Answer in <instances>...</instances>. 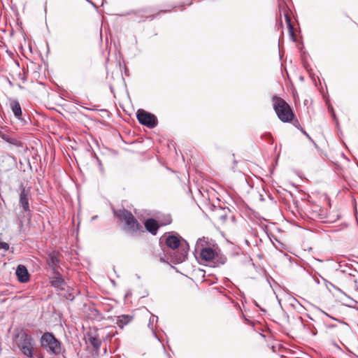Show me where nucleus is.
I'll return each mask as SVG.
<instances>
[{
  "mask_svg": "<svg viewBox=\"0 0 358 358\" xmlns=\"http://www.w3.org/2000/svg\"><path fill=\"white\" fill-rule=\"evenodd\" d=\"M132 318V316L129 315H120L117 318L116 324L119 327L123 328L124 325H127L131 321Z\"/></svg>",
  "mask_w": 358,
  "mask_h": 358,
  "instance_id": "obj_15",
  "label": "nucleus"
},
{
  "mask_svg": "<svg viewBox=\"0 0 358 358\" xmlns=\"http://www.w3.org/2000/svg\"><path fill=\"white\" fill-rule=\"evenodd\" d=\"M352 301L353 303H356V304H357V303H358V302H357V301H355V300H352Z\"/></svg>",
  "mask_w": 358,
  "mask_h": 358,
  "instance_id": "obj_27",
  "label": "nucleus"
},
{
  "mask_svg": "<svg viewBox=\"0 0 358 358\" xmlns=\"http://www.w3.org/2000/svg\"><path fill=\"white\" fill-rule=\"evenodd\" d=\"M88 342L94 348V350L97 352L99 350L101 345V341L97 335L92 336L88 334Z\"/></svg>",
  "mask_w": 358,
  "mask_h": 358,
  "instance_id": "obj_14",
  "label": "nucleus"
},
{
  "mask_svg": "<svg viewBox=\"0 0 358 358\" xmlns=\"http://www.w3.org/2000/svg\"><path fill=\"white\" fill-rule=\"evenodd\" d=\"M15 274L17 277L18 280L22 283L27 282L29 280V273L28 272L27 268L24 265L20 264L17 266Z\"/></svg>",
  "mask_w": 358,
  "mask_h": 358,
  "instance_id": "obj_9",
  "label": "nucleus"
},
{
  "mask_svg": "<svg viewBox=\"0 0 358 358\" xmlns=\"http://www.w3.org/2000/svg\"><path fill=\"white\" fill-rule=\"evenodd\" d=\"M145 229L152 235H156L159 228L158 222L153 218H148L145 220Z\"/></svg>",
  "mask_w": 358,
  "mask_h": 358,
  "instance_id": "obj_11",
  "label": "nucleus"
},
{
  "mask_svg": "<svg viewBox=\"0 0 358 358\" xmlns=\"http://www.w3.org/2000/svg\"><path fill=\"white\" fill-rule=\"evenodd\" d=\"M104 1V0H103V2Z\"/></svg>",
  "mask_w": 358,
  "mask_h": 358,
  "instance_id": "obj_30",
  "label": "nucleus"
},
{
  "mask_svg": "<svg viewBox=\"0 0 358 358\" xmlns=\"http://www.w3.org/2000/svg\"><path fill=\"white\" fill-rule=\"evenodd\" d=\"M285 20H286V22H287V27H288V29H289V32L290 36L292 38L293 41H296V38H295V36H294V27H293V26L292 24L290 17L287 14L285 15Z\"/></svg>",
  "mask_w": 358,
  "mask_h": 358,
  "instance_id": "obj_17",
  "label": "nucleus"
},
{
  "mask_svg": "<svg viewBox=\"0 0 358 358\" xmlns=\"http://www.w3.org/2000/svg\"><path fill=\"white\" fill-rule=\"evenodd\" d=\"M273 106L278 117L283 122H290L294 117V113L290 106L282 98L273 96Z\"/></svg>",
  "mask_w": 358,
  "mask_h": 358,
  "instance_id": "obj_3",
  "label": "nucleus"
},
{
  "mask_svg": "<svg viewBox=\"0 0 358 358\" xmlns=\"http://www.w3.org/2000/svg\"><path fill=\"white\" fill-rule=\"evenodd\" d=\"M19 192V206L24 213V217H27L29 220H31V210L29 207V194L30 188L25 187L23 184H21L18 189Z\"/></svg>",
  "mask_w": 358,
  "mask_h": 358,
  "instance_id": "obj_6",
  "label": "nucleus"
},
{
  "mask_svg": "<svg viewBox=\"0 0 358 358\" xmlns=\"http://www.w3.org/2000/svg\"><path fill=\"white\" fill-rule=\"evenodd\" d=\"M315 281L316 282V283L319 284L320 283V280L318 278H315Z\"/></svg>",
  "mask_w": 358,
  "mask_h": 358,
  "instance_id": "obj_25",
  "label": "nucleus"
},
{
  "mask_svg": "<svg viewBox=\"0 0 358 358\" xmlns=\"http://www.w3.org/2000/svg\"><path fill=\"white\" fill-rule=\"evenodd\" d=\"M354 284H355V286H354V287H355V289L358 291V280H355L354 281Z\"/></svg>",
  "mask_w": 358,
  "mask_h": 358,
  "instance_id": "obj_21",
  "label": "nucleus"
},
{
  "mask_svg": "<svg viewBox=\"0 0 358 358\" xmlns=\"http://www.w3.org/2000/svg\"><path fill=\"white\" fill-rule=\"evenodd\" d=\"M136 117L139 123L148 128H154L157 125V117L143 109H139L136 112Z\"/></svg>",
  "mask_w": 358,
  "mask_h": 358,
  "instance_id": "obj_8",
  "label": "nucleus"
},
{
  "mask_svg": "<svg viewBox=\"0 0 358 358\" xmlns=\"http://www.w3.org/2000/svg\"><path fill=\"white\" fill-rule=\"evenodd\" d=\"M206 241L203 238H199L195 245V251L200 253L201 258L206 261H213L215 258V251L210 247H205Z\"/></svg>",
  "mask_w": 358,
  "mask_h": 358,
  "instance_id": "obj_7",
  "label": "nucleus"
},
{
  "mask_svg": "<svg viewBox=\"0 0 358 358\" xmlns=\"http://www.w3.org/2000/svg\"><path fill=\"white\" fill-rule=\"evenodd\" d=\"M299 129H300L301 131L314 144V145L317 148V145L316 144V143L312 139V138L308 135V134L302 128V127H300V126L299 125L296 126Z\"/></svg>",
  "mask_w": 358,
  "mask_h": 358,
  "instance_id": "obj_19",
  "label": "nucleus"
},
{
  "mask_svg": "<svg viewBox=\"0 0 358 358\" xmlns=\"http://www.w3.org/2000/svg\"><path fill=\"white\" fill-rule=\"evenodd\" d=\"M41 344L48 352L54 355L61 352V343L52 333H44L41 338Z\"/></svg>",
  "mask_w": 358,
  "mask_h": 358,
  "instance_id": "obj_4",
  "label": "nucleus"
},
{
  "mask_svg": "<svg viewBox=\"0 0 358 358\" xmlns=\"http://www.w3.org/2000/svg\"><path fill=\"white\" fill-rule=\"evenodd\" d=\"M162 12H164V13H166V12H168L169 10H162Z\"/></svg>",
  "mask_w": 358,
  "mask_h": 358,
  "instance_id": "obj_28",
  "label": "nucleus"
},
{
  "mask_svg": "<svg viewBox=\"0 0 358 358\" xmlns=\"http://www.w3.org/2000/svg\"><path fill=\"white\" fill-rule=\"evenodd\" d=\"M87 2H89L90 4H92L94 8H97L96 4H94L92 1L90 0H86Z\"/></svg>",
  "mask_w": 358,
  "mask_h": 358,
  "instance_id": "obj_22",
  "label": "nucleus"
},
{
  "mask_svg": "<svg viewBox=\"0 0 358 358\" xmlns=\"http://www.w3.org/2000/svg\"><path fill=\"white\" fill-rule=\"evenodd\" d=\"M10 108L13 113L14 116L17 118L20 119L22 117V108L20 106V104L19 101L16 99H10Z\"/></svg>",
  "mask_w": 358,
  "mask_h": 358,
  "instance_id": "obj_13",
  "label": "nucleus"
},
{
  "mask_svg": "<svg viewBox=\"0 0 358 358\" xmlns=\"http://www.w3.org/2000/svg\"><path fill=\"white\" fill-rule=\"evenodd\" d=\"M158 322V317L155 315H153L152 314L150 317V320H149V323L148 324V327L149 329H150V330L152 331V334L154 335V336L155 338H157L158 340V337H157V335L154 329V327H153V322Z\"/></svg>",
  "mask_w": 358,
  "mask_h": 358,
  "instance_id": "obj_16",
  "label": "nucleus"
},
{
  "mask_svg": "<svg viewBox=\"0 0 358 358\" xmlns=\"http://www.w3.org/2000/svg\"><path fill=\"white\" fill-rule=\"evenodd\" d=\"M54 273L55 275L53 277L50 278V282L52 286L62 290L64 289L66 282L63 279L62 275L57 271H56V272Z\"/></svg>",
  "mask_w": 358,
  "mask_h": 358,
  "instance_id": "obj_10",
  "label": "nucleus"
},
{
  "mask_svg": "<svg viewBox=\"0 0 358 358\" xmlns=\"http://www.w3.org/2000/svg\"><path fill=\"white\" fill-rule=\"evenodd\" d=\"M332 115H333L334 119L336 120V115L334 113H333Z\"/></svg>",
  "mask_w": 358,
  "mask_h": 358,
  "instance_id": "obj_26",
  "label": "nucleus"
},
{
  "mask_svg": "<svg viewBox=\"0 0 358 358\" xmlns=\"http://www.w3.org/2000/svg\"><path fill=\"white\" fill-rule=\"evenodd\" d=\"M0 249H3L4 250H8L9 244L6 242H0Z\"/></svg>",
  "mask_w": 358,
  "mask_h": 358,
  "instance_id": "obj_20",
  "label": "nucleus"
},
{
  "mask_svg": "<svg viewBox=\"0 0 358 358\" xmlns=\"http://www.w3.org/2000/svg\"><path fill=\"white\" fill-rule=\"evenodd\" d=\"M114 214L120 221L125 223L127 231L131 235L136 236L144 232L143 225L129 210L124 208L120 209L115 210Z\"/></svg>",
  "mask_w": 358,
  "mask_h": 358,
  "instance_id": "obj_2",
  "label": "nucleus"
},
{
  "mask_svg": "<svg viewBox=\"0 0 358 358\" xmlns=\"http://www.w3.org/2000/svg\"><path fill=\"white\" fill-rule=\"evenodd\" d=\"M16 343L22 352L28 357L33 355V339L25 331H21L16 337Z\"/></svg>",
  "mask_w": 358,
  "mask_h": 358,
  "instance_id": "obj_5",
  "label": "nucleus"
},
{
  "mask_svg": "<svg viewBox=\"0 0 358 358\" xmlns=\"http://www.w3.org/2000/svg\"><path fill=\"white\" fill-rule=\"evenodd\" d=\"M171 222V219L170 217H169L166 220V224H170Z\"/></svg>",
  "mask_w": 358,
  "mask_h": 358,
  "instance_id": "obj_24",
  "label": "nucleus"
},
{
  "mask_svg": "<svg viewBox=\"0 0 358 358\" xmlns=\"http://www.w3.org/2000/svg\"><path fill=\"white\" fill-rule=\"evenodd\" d=\"M47 262L49 266L52 268L53 272L55 273L56 271H57L58 264L59 262L58 253L55 252H50L48 256Z\"/></svg>",
  "mask_w": 358,
  "mask_h": 358,
  "instance_id": "obj_12",
  "label": "nucleus"
},
{
  "mask_svg": "<svg viewBox=\"0 0 358 358\" xmlns=\"http://www.w3.org/2000/svg\"><path fill=\"white\" fill-rule=\"evenodd\" d=\"M357 309H358V307H357Z\"/></svg>",
  "mask_w": 358,
  "mask_h": 358,
  "instance_id": "obj_31",
  "label": "nucleus"
},
{
  "mask_svg": "<svg viewBox=\"0 0 358 358\" xmlns=\"http://www.w3.org/2000/svg\"><path fill=\"white\" fill-rule=\"evenodd\" d=\"M213 260H215L214 263L216 264V266H219L220 265H223L224 264H225L227 261V257L224 256L219 257L217 255H215V258Z\"/></svg>",
  "mask_w": 358,
  "mask_h": 358,
  "instance_id": "obj_18",
  "label": "nucleus"
},
{
  "mask_svg": "<svg viewBox=\"0 0 358 358\" xmlns=\"http://www.w3.org/2000/svg\"><path fill=\"white\" fill-rule=\"evenodd\" d=\"M19 225L20 227H22L23 225V221L21 219H19Z\"/></svg>",
  "mask_w": 358,
  "mask_h": 358,
  "instance_id": "obj_23",
  "label": "nucleus"
},
{
  "mask_svg": "<svg viewBox=\"0 0 358 358\" xmlns=\"http://www.w3.org/2000/svg\"><path fill=\"white\" fill-rule=\"evenodd\" d=\"M166 245L173 250L170 252V256L174 264H180L185 261L189 247L185 239L178 235H169L166 238Z\"/></svg>",
  "mask_w": 358,
  "mask_h": 358,
  "instance_id": "obj_1",
  "label": "nucleus"
},
{
  "mask_svg": "<svg viewBox=\"0 0 358 358\" xmlns=\"http://www.w3.org/2000/svg\"><path fill=\"white\" fill-rule=\"evenodd\" d=\"M160 259H161V261L164 262V259L162 257H161Z\"/></svg>",
  "mask_w": 358,
  "mask_h": 358,
  "instance_id": "obj_29",
  "label": "nucleus"
}]
</instances>
